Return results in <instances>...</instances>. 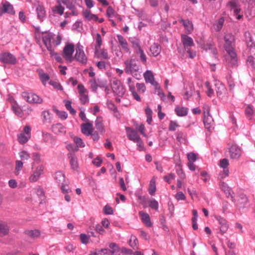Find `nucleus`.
I'll list each match as a JSON object with an SVG mask.
<instances>
[{
    "label": "nucleus",
    "mask_w": 255,
    "mask_h": 255,
    "mask_svg": "<svg viewBox=\"0 0 255 255\" xmlns=\"http://www.w3.org/2000/svg\"><path fill=\"white\" fill-rule=\"evenodd\" d=\"M224 40H225L224 47L229 55V57L227 58V61H229L228 65L230 66H234L237 63L236 53L234 50V36L231 33H226L224 36Z\"/></svg>",
    "instance_id": "1"
},
{
    "label": "nucleus",
    "mask_w": 255,
    "mask_h": 255,
    "mask_svg": "<svg viewBox=\"0 0 255 255\" xmlns=\"http://www.w3.org/2000/svg\"><path fill=\"white\" fill-rule=\"evenodd\" d=\"M246 36L248 38V39L246 40V41H247L248 49V50H249L250 54L252 55L248 57L247 62L251 66L255 67V59L253 56L255 55V45L252 41L249 32L246 33Z\"/></svg>",
    "instance_id": "2"
},
{
    "label": "nucleus",
    "mask_w": 255,
    "mask_h": 255,
    "mask_svg": "<svg viewBox=\"0 0 255 255\" xmlns=\"http://www.w3.org/2000/svg\"><path fill=\"white\" fill-rule=\"evenodd\" d=\"M21 96L25 101L30 104H41L43 102L42 99L39 97L38 95L33 93L23 92L21 94Z\"/></svg>",
    "instance_id": "3"
},
{
    "label": "nucleus",
    "mask_w": 255,
    "mask_h": 255,
    "mask_svg": "<svg viewBox=\"0 0 255 255\" xmlns=\"http://www.w3.org/2000/svg\"><path fill=\"white\" fill-rule=\"evenodd\" d=\"M75 59L82 64H86L87 62V57L84 53L83 47L79 43L77 44V47H76Z\"/></svg>",
    "instance_id": "4"
},
{
    "label": "nucleus",
    "mask_w": 255,
    "mask_h": 255,
    "mask_svg": "<svg viewBox=\"0 0 255 255\" xmlns=\"http://www.w3.org/2000/svg\"><path fill=\"white\" fill-rule=\"evenodd\" d=\"M74 51V46L73 44L68 43L63 48V57L68 62H71L73 60L72 55Z\"/></svg>",
    "instance_id": "5"
},
{
    "label": "nucleus",
    "mask_w": 255,
    "mask_h": 255,
    "mask_svg": "<svg viewBox=\"0 0 255 255\" xmlns=\"http://www.w3.org/2000/svg\"><path fill=\"white\" fill-rule=\"evenodd\" d=\"M209 107L207 106L204 107V126H205L206 128L208 129V130H211L213 128V120L211 116H210V113H209Z\"/></svg>",
    "instance_id": "6"
},
{
    "label": "nucleus",
    "mask_w": 255,
    "mask_h": 255,
    "mask_svg": "<svg viewBox=\"0 0 255 255\" xmlns=\"http://www.w3.org/2000/svg\"><path fill=\"white\" fill-rule=\"evenodd\" d=\"M124 64L126 66L125 72L127 74H132L138 70V66L134 59L127 60L125 61Z\"/></svg>",
    "instance_id": "7"
},
{
    "label": "nucleus",
    "mask_w": 255,
    "mask_h": 255,
    "mask_svg": "<svg viewBox=\"0 0 255 255\" xmlns=\"http://www.w3.org/2000/svg\"><path fill=\"white\" fill-rule=\"evenodd\" d=\"M44 173V167L42 165H39L35 168V170L32 172L28 180L31 183L36 182L38 181L40 176Z\"/></svg>",
    "instance_id": "8"
},
{
    "label": "nucleus",
    "mask_w": 255,
    "mask_h": 255,
    "mask_svg": "<svg viewBox=\"0 0 255 255\" xmlns=\"http://www.w3.org/2000/svg\"><path fill=\"white\" fill-rule=\"evenodd\" d=\"M112 89L116 95L119 96L124 95L125 90L122 85H121L120 81L115 79H114L112 83Z\"/></svg>",
    "instance_id": "9"
},
{
    "label": "nucleus",
    "mask_w": 255,
    "mask_h": 255,
    "mask_svg": "<svg viewBox=\"0 0 255 255\" xmlns=\"http://www.w3.org/2000/svg\"><path fill=\"white\" fill-rule=\"evenodd\" d=\"M215 218L218 222L220 233L223 235L226 233L229 229V223H228L227 221L225 218L222 217L221 216H215Z\"/></svg>",
    "instance_id": "10"
},
{
    "label": "nucleus",
    "mask_w": 255,
    "mask_h": 255,
    "mask_svg": "<svg viewBox=\"0 0 255 255\" xmlns=\"http://www.w3.org/2000/svg\"><path fill=\"white\" fill-rule=\"evenodd\" d=\"M215 86V91L218 98L223 99L227 97V90L225 86L220 82H216Z\"/></svg>",
    "instance_id": "11"
},
{
    "label": "nucleus",
    "mask_w": 255,
    "mask_h": 255,
    "mask_svg": "<svg viewBox=\"0 0 255 255\" xmlns=\"http://www.w3.org/2000/svg\"><path fill=\"white\" fill-rule=\"evenodd\" d=\"M54 37L55 36L53 35L51 33L45 32L42 35V41H43L46 47H47V50L50 52H52V50H53L52 45H51V41Z\"/></svg>",
    "instance_id": "12"
},
{
    "label": "nucleus",
    "mask_w": 255,
    "mask_h": 255,
    "mask_svg": "<svg viewBox=\"0 0 255 255\" xmlns=\"http://www.w3.org/2000/svg\"><path fill=\"white\" fill-rule=\"evenodd\" d=\"M145 82L150 83L154 88L159 89V84L154 80V76L151 71L147 70L143 73Z\"/></svg>",
    "instance_id": "13"
},
{
    "label": "nucleus",
    "mask_w": 255,
    "mask_h": 255,
    "mask_svg": "<svg viewBox=\"0 0 255 255\" xmlns=\"http://www.w3.org/2000/svg\"><path fill=\"white\" fill-rule=\"evenodd\" d=\"M0 60L2 63L9 64L16 63V58L11 53H3L0 55Z\"/></svg>",
    "instance_id": "14"
},
{
    "label": "nucleus",
    "mask_w": 255,
    "mask_h": 255,
    "mask_svg": "<svg viewBox=\"0 0 255 255\" xmlns=\"http://www.w3.org/2000/svg\"><path fill=\"white\" fill-rule=\"evenodd\" d=\"M68 158L69 162H70V167L72 170L74 171H77L79 169V163L78 162L77 157L75 153L73 152H70L68 154Z\"/></svg>",
    "instance_id": "15"
},
{
    "label": "nucleus",
    "mask_w": 255,
    "mask_h": 255,
    "mask_svg": "<svg viewBox=\"0 0 255 255\" xmlns=\"http://www.w3.org/2000/svg\"><path fill=\"white\" fill-rule=\"evenodd\" d=\"M5 13H7L12 15H14L15 14L12 5L6 1L3 2L2 4V8L0 9V15L1 16L2 14Z\"/></svg>",
    "instance_id": "16"
},
{
    "label": "nucleus",
    "mask_w": 255,
    "mask_h": 255,
    "mask_svg": "<svg viewBox=\"0 0 255 255\" xmlns=\"http://www.w3.org/2000/svg\"><path fill=\"white\" fill-rule=\"evenodd\" d=\"M241 149L235 145H233L229 148V155L231 158L237 159L241 155Z\"/></svg>",
    "instance_id": "17"
},
{
    "label": "nucleus",
    "mask_w": 255,
    "mask_h": 255,
    "mask_svg": "<svg viewBox=\"0 0 255 255\" xmlns=\"http://www.w3.org/2000/svg\"><path fill=\"white\" fill-rule=\"evenodd\" d=\"M131 83V78L130 77L128 78V85L129 90L131 92V96H132L133 99H134V100L137 102H140V96L138 95V93H137V92L135 90L134 86Z\"/></svg>",
    "instance_id": "18"
},
{
    "label": "nucleus",
    "mask_w": 255,
    "mask_h": 255,
    "mask_svg": "<svg viewBox=\"0 0 255 255\" xmlns=\"http://www.w3.org/2000/svg\"><path fill=\"white\" fill-rule=\"evenodd\" d=\"M126 130L128 132L127 136L128 137L129 140L133 142L141 140L140 136H139V135L137 134L136 131L130 128H126Z\"/></svg>",
    "instance_id": "19"
},
{
    "label": "nucleus",
    "mask_w": 255,
    "mask_h": 255,
    "mask_svg": "<svg viewBox=\"0 0 255 255\" xmlns=\"http://www.w3.org/2000/svg\"><path fill=\"white\" fill-rule=\"evenodd\" d=\"M93 131V125L87 123L82 125V132L87 136H90Z\"/></svg>",
    "instance_id": "20"
},
{
    "label": "nucleus",
    "mask_w": 255,
    "mask_h": 255,
    "mask_svg": "<svg viewBox=\"0 0 255 255\" xmlns=\"http://www.w3.org/2000/svg\"><path fill=\"white\" fill-rule=\"evenodd\" d=\"M138 215L141 216V221H142L145 226L148 227H152V224L150 221V216L148 214L142 211H140L139 213H138Z\"/></svg>",
    "instance_id": "21"
},
{
    "label": "nucleus",
    "mask_w": 255,
    "mask_h": 255,
    "mask_svg": "<svg viewBox=\"0 0 255 255\" xmlns=\"http://www.w3.org/2000/svg\"><path fill=\"white\" fill-rule=\"evenodd\" d=\"M55 180L59 185H67V182L65 179V175L61 172H57L55 174Z\"/></svg>",
    "instance_id": "22"
},
{
    "label": "nucleus",
    "mask_w": 255,
    "mask_h": 255,
    "mask_svg": "<svg viewBox=\"0 0 255 255\" xmlns=\"http://www.w3.org/2000/svg\"><path fill=\"white\" fill-rule=\"evenodd\" d=\"M220 186L222 191L226 194L227 198H233L232 194H231L232 191H231V188L228 186L226 183L224 182H220Z\"/></svg>",
    "instance_id": "23"
},
{
    "label": "nucleus",
    "mask_w": 255,
    "mask_h": 255,
    "mask_svg": "<svg viewBox=\"0 0 255 255\" xmlns=\"http://www.w3.org/2000/svg\"><path fill=\"white\" fill-rule=\"evenodd\" d=\"M52 131L55 134H64L65 133V128L60 124H56L52 127Z\"/></svg>",
    "instance_id": "24"
},
{
    "label": "nucleus",
    "mask_w": 255,
    "mask_h": 255,
    "mask_svg": "<svg viewBox=\"0 0 255 255\" xmlns=\"http://www.w3.org/2000/svg\"><path fill=\"white\" fill-rule=\"evenodd\" d=\"M182 43L185 47H191L194 46V42L191 37L188 36L187 35H182L181 36Z\"/></svg>",
    "instance_id": "25"
},
{
    "label": "nucleus",
    "mask_w": 255,
    "mask_h": 255,
    "mask_svg": "<svg viewBox=\"0 0 255 255\" xmlns=\"http://www.w3.org/2000/svg\"><path fill=\"white\" fill-rule=\"evenodd\" d=\"M179 22L181 23L182 24H183V26L185 27V30H186L187 32H188L189 34L192 33L193 31V25L192 22L188 19H180Z\"/></svg>",
    "instance_id": "26"
},
{
    "label": "nucleus",
    "mask_w": 255,
    "mask_h": 255,
    "mask_svg": "<svg viewBox=\"0 0 255 255\" xmlns=\"http://www.w3.org/2000/svg\"><path fill=\"white\" fill-rule=\"evenodd\" d=\"M202 49L206 51L211 50L212 54L214 55L217 54V50L216 49L215 45L213 42L204 43L202 46Z\"/></svg>",
    "instance_id": "27"
},
{
    "label": "nucleus",
    "mask_w": 255,
    "mask_h": 255,
    "mask_svg": "<svg viewBox=\"0 0 255 255\" xmlns=\"http://www.w3.org/2000/svg\"><path fill=\"white\" fill-rule=\"evenodd\" d=\"M117 39L122 48L126 52H128L129 48L128 47V42H127L124 37L122 35H117Z\"/></svg>",
    "instance_id": "28"
},
{
    "label": "nucleus",
    "mask_w": 255,
    "mask_h": 255,
    "mask_svg": "<svg viewBox=\"0 0 255 255\" xmlns=\"http://www.w3.org/2000/svg\"><path fill=\"white\" fill-rule=\"evenodd\" d=\"M150 52H151L152 56L156 57L159 55L161 52V47L157 43H153L150 48Z\"/></svg>",
    "instance_id": "29"
},
{
    "label": "nucleus",
    "mask_w": 255,
    "mask_h": 255,
    "mask_svg": "<svg viewBox=\"0 0 255 255\" xmlns=\"http://www.w3.org/2000/svg\"><path fill=\"white\" fill-rule=\"evenodd\" d=\"M37 15L38 19L42 20L46 16V11L43 6L39 5L36 7Z\"/></svg>",
    "instance_id": "30"
},
{
    "label": "nucleus",
    "mask_w": 255,
    "mask_h": 255,
    "mask_svg": "<svg viewBox=\"0 0 255 255\" xmlns=\"http://www.w3.org/2000/svg\"><path fill=\"white\" fill-rule=\"evenodd\" d=\"M156 177L155 176L152 177L149 183V188H148V193L150 195L153 196L156 191Z\"/></svg>",
    "instance_id": "31"
},
{
    "label": "nucleus",
    "mask_w": 255,
    "mask_h": 255,
    "mask_svg": "<svg viewBox=\"0 0 255 255\" xmlns=\"http://www.w3.org/2000/svg\"><path fill=\"white\" fill-rule=\"evenodd\" d=\"M9 233V226L6 222L0 225V234L7 236Z\"/></svg>",
    "instance_id": "32"
},
{
    "label": "nucleus",
    "mask_w": 255,
    "mask_h": 255,
    "mask_svg": "<svg viewBox=\"0 0 255 255\" xmlns=\"http://www.w3.org/2000/svg\"><path fill=\"white\" fill-rule=\"evenodd\" d=\"M95 57L98 58H103L104 60H108L109 59L108 52L106 49H102L101 51L98 50V53H95Z\"/></svg>",
    "instance_id": "33"
},
{
    "label": "nucleus",
    "mask_w": 255,
    "mask_h": 255,
    "mask_svg": "<svg viewBox=\"0 0 255 255\" xmlns=\"http://www.w3.org/2000/svg\"><path fill=\"white\" fill-rule=\"evenodd\" d=\"M84 17L88 19V20H94L97 21L98 20V17L97 15H95L90 12L88 10H85L83 12Z\"/></svg>",
    "instance_id": "34"
},
{
    "label": "nucleus",
    "mask_w": 255,
    "mask_h": 255,
    "mask_svg": "<svg viewBox=\"0 0 255 255\" xmlns=\"http://www.w3.org/2000/svg\"><path fill=\"white\" fill-rule=\"evenodd\" d=\"M176 115L180 117L186 116L187 115V108L183 107H177L175 109Z\"/></svg>",
    "instance_id": "35"
},
{
    "label": "nucleus",
    "mask_w": 255,
    "mask_h": 255,
    "mask_svg": "<svg viewBox=\"0 0 255 255\" xmlns=\"http://www.w3.org/2000/svg\"><path fill=\"white\" fill-rule=\"evenodd\" d=\"M25 234L28 237L35 239L39 237L40 235V232L39 231V230H28L25 232Z\"/></svg>",
    "instance_id": "36"
},
{
    "label": "nucleus",
    "mask_w": 255,
    "mask_h": 255,
    "mask_svg": "<svg viewBox=\"0 0 255 255\" xmlns=\"http://www.w3.org/2000/svg\"><path fill=\"white\" fill-rule=\"evenodd\" d=\"M30 138V135L25 134L23 133H20L17 135L18 141L21 144L26 142Z\"/></svg>",
    "instance_id": "37"
},
{
    "label": "nucleus",
    "mask_w": 255,
    "mask_h": 255,
    "mask_svg": "<svg viewBox=\"0 0 255 255\" xmlns=\"http://www.w3.org/2000/svg\"><path fill=\"white\" fill-rule=\"evenodd\" d=\"M224 19L223 17H220L219 19L215 23L214 25H213V27H214L215 30L216 31H219L222 28L223 25L224 24Z\"/></svg>",
    "instance_id": "38"
},
{
    "label": "nucleus",
    "mask_w": 255,
    "mask_h": 255,
    "mask_svg": "<svg viewBox=\"0 0 255 255\" xmlns=\"http://www.w3.org/2000/svg\"><path fill=\"white\" fill-rule=\"evenodd\" d=\"M96 128H97V130L99 131V132H104V127H103V124H102V118L100 117H98L96 119Z\"/></svg>",
    "instance_id": "39"
},
{
    "label": "nucleus",
    "mask_w": 255,
    "mask_h": 255,
    "mask_svg": "<svg viewBox=\"0 0 255 255\" xmlns=\"http://www.w3.org/2000/svg\"><path fill=\"white\" fill-rule=\"evenodd\" d=\"M129 245L134 250L138 248V240L135 236L131 235L129 240Z\"/></svg>",
    "instance_id": "40"
},
{
    "label": "nucleus",
    "mask_w": 255,
    "mask_h": 255,
    "mask_svg": "<svg viewBox=\"0 0 255 255\" xmlns=\"http://www.w3.org/2000/svg\"><path fill=\"white\" fill-rule=\"evenodd\" d=\"M115 253L111 251L110 250L108 249H101L96 252L94 255H114Z\"/></svg>",
    "instance_id": "41"
},
{
    "label": "nucleus",
    "mask_w": 255,
    "mask_h": 255,
    "mask_svg": "<svg viewBox=\"0 0 255 255\" xmlns=\"http://www.w3.org/2000/svg\"><path fill=\"white\" fill-rule=\"evenodd\" d=\"M96 45L95 46V48H96V54L98 53V50H100V48L102 45V40L101 36L100 33H97L96 35Z\"/></svg>",
    "instance_id": "42"
},
{
    "label": "nucleus",
    "mask_w": 255,
    "mask_h": 255,
    "mask_svg": "<svg viewBox=\"0 0 255 255\" xmlns=\"http://www.w3.org/2000/svg\"><path fill=\"white\" fill-rule=\"evenodd\" d=\"M23 162L21 160H16L15 168H14V175L18 176L19 175L20 171L23 167Z\"/></svg>",
    "instance_id": "43"
},
{
    "label": "nucleus",
    "mask_w": 255,
    "mask_h": 255,
    "mask_svg": "<svg viewBox=\"0 0 255 255\" xmlns=\"http://www.w3.org/2000/svg\"><path fill=\"white\" fill-rule=\"evenodd\" d=\"M19 156L21 160L26 161L30 158V154L26 150H22L19 153Z\"/></svg>",
    "instance_id": "44"
},
{
    "label": "nucleus",
    "mask_w": 255,
    "mask_h": 255,
    "mask_svg": "<svg viewBox=\"0 0 255 255\" xmlns=\"http://www.w3.org/2000/svg\"><path fill=\"white\" fill-rule=\"evenodd\" d=\"M65 8L61 5H58L53 7L52 11L55 14H58L62 15L64 13Z\"/></svg>",
    "instance_id": "45"
},
{
    "label": "nucleus",
    "mask_w": 255,
    "mask_h": 255,
    "mask_svg": "<svg viewBox=\"0 0 255 255\" xmlns=\"http://www.w3.org/2000/svg\"><path fill=\"white\" fill-rule=\"evenodd\" d=\"M61 1L62 3L66 5L67 8L70 10L74 9V5L70 0H58V1Z\"/></svg>",
    "instance_id": "46"
},
{
    "label": "nucleus",
    "mask_w": 255,
    "mask_h": 255,
    "mask_svg": "<svg viewBox=\"0 0 255 255\" xmlns=\"http://www.w3.org/2000/svg\"><path fill=\"white\" fill-rule=\"evenodd\" d=\"M176 139L180 142H184L186 139V134L184 132L177 131L176 133Z\"/></svg>",
    "instance_id": "47"
},
{
    "label": "nucleus",
    "mask_w": 255,
    "mask_h": 255,
    "mask_svg": "<svg viewBox=\"0 0 255 255\" xmlns=\"http://www.w3.org/2000/svg\"><path fill=\"white\" fill-rule=\"evenodd\" d=\"M43 140L46 142H50L52 144L54 141V138L51 134L46 133L43 134Z\"/></svg>",
    "instance_id": "48"
},
{
    "label": "nucleus",
    "mask_w": 255,
    "mask_h": 255,
    "mask_svg": "<svg viewBox=\"0 0 255 255\" xmlns=\"http://www.w3.org/2000/svg\"><path fill=\"white\" fill-rule=\"evenodd\" d=\"M108 107L109 109H110V110L114 111V112H115L116 117L118 116V111L117 108L116 107L115 105H114V104L112 102L110 101H108Z\"/></svg>",
    "instance_id": "49"
},
{
    "label": "nucleus",
    "mask_w": 255,
    "mask_h": 255,
    "mask_svg": "<svg viewBox=\"0 0 255 255\" xmlns=\"http://www.w3.org/2000/svg\"><path fill=\"white\" fill-rule=\"evenodd\" d=\"M148 206H149L150 208L155 210V211H157L159 204H158V202L155 200V199H152L150 201H148Z\"/></svg>",
    "instance_id": "50"
},
{
    "label": "nucleus",
    "mask_w": 255,
    "mask_h": 255,
    "mask_svg": "<svg viewBox=\"0 0 255 255\" xmlns=\"http://www.w3.org/2000/svg\"><path fill=\"white\" fill-rule=\"evenodd\" d=\"M60 42H61V37L59 35H56L52 40V46H57L60 45Z\"/></svg>",
    "instance_id": "51"
},
{
    "label": "nucleus",
    "mask_w": 255,
    "mask_h": 255,
    "mask_svg": "<svg viewBox=\"0 0 255 255\" xmlns=\"http://www.w3.org/2000/svg\"><path fill=\"white\" fill-rule=\"evenodd\" d=\"M136 87L139 94H143L146 90L145 86L144 83H136Z\"/></svg>",
    "instance_id": "52"
},
{
    "label": "nucleus",
    "mask_w": 255,
    "mask_h": 255,
    "mask_svg": "<svg viewBox=\"0 0 255 255\" xmlns=\"http://www.w3.org/2000/svg\"><path fill=\"white\" fill-rule=\"evenodd\" d=\"M80 100L81 103L83 105H85L88 102V96L87 94H80Z\"/></svg>",
    "instance_id": "53"
},
{
    "label": "nucleus",
    "mask_w": 255,
    "mask_h": 255,
    "mask_svg": "<svg viewBox=\"0 0 255 255\" xmlns=\"http://www.w3.org/2000/svg\"><path fill=\"white\" fill-rule=\"evenodd\" d=\"M40 78L41 81L44 85H46V82L49 80V76L47 73H41L40 74Z\"/></svg>",
    "instance_id": "54"
},
{
    "label": "nucleus",
    "mask_w": 255,
    "mask_h": 255,
    "mask_svg": "<svg viewBox=\"0 0 255 255\" xmlns=\"http://www.w3.org/2000/svg\"><path fill=\"white\" fill-rule=\"evenodd\" d=\"M131 43L132 44V47L134 48L135 50H142L140 48V45H139V41L138 39H133L131 40Z\"/></svg>",
    "instance_id": "55"
},
{
    "label": "nucleus",
    "mask_w": 255,
    "mask_h": 255,
    "mask_svg": "<svg viewBox=\"0 0 255 255\" xmlns=\"http://www.w3.org/2000/svg\"><path fill=\"white\" fill-rule=\"evenodd\" d=\"M136 54H139L140 59H141V62H142L143 64H145L146 56L144 53L143 50H136Z\"/></svg>",
    "instance_id": "56"
},
{
    "label": "nucleus",
    "mask_w": 255,
    "mask_h": 255,
    "mask_svg": "<svg viewBox=\"0 0 255 255\" xmlns=\"http://www.w3.org/2000/svg\"><path fill=\"white\" fill-rule=\"evenodd\" d=\"M205 85L206 88H207V92H206V94H207L208 97H211V96L213 95L214 91L211 88V87L210 86V83L208 82H206Z\"/></svg>",
    "instance_id": "57"
},
{
    "label": "nucleus",
    "mask_w": 255,
    "mask_h": 255,
    "mask_svg": "<svg viewBox=\"0 0 255 255\" xmlns=\"http://www.w3.org/2000/svg\"><path fill=\"white\" fill-rule=\"evenodd\" d=\"M229 166V160L227 158H224L220 160V166L223 169H226Z\"/></svg>",
    "instance_id": "58"
},
{
    "label": "nucleus",
    "mask_w": 255,
    "mask_h": 255,
    "mask_svg": "<svg viewBox=\"0 0 255 255\" xmlns=\"http://www.w3.org/2000/svg\"><path fill=\"white\" fill-rule=\"evenodd\" d=\"M74 141H75L77 146L81 147H84V143H83L82 139H81L80 137L75 136V138H74Z\"/></svg>",
    "instance_id": "59"
},
{
    "label": "nucleus",
    "mask_w": 255,
    "mask_h": 255,
    "mask_svg": "<svg viewBox=\"0 0 255 255\" xmlns=\"http://www.w3.org/2000/svg\"><path fill=\"white\" fill-rule=\"evenodd\" d=\"M178 127V123L176 121H171L170 123H169V131H175Z\"/></svg>",
    "instance_id": "60"
},
{
    "label": "nucleus",
    "mask_w": 255,
    "mask_h": 255,
    "mask_svg": "<svg viewBox=\"0 0 255 255\" xmlns=\"http://www.w3.org/2000/svg\"><path fill=\"white\" fill-rule=\"evenodd\" d=\"M109 247H110L111 252L116 253V252L119 251V247L118 246L117 244L115 243H112L109 245Z\"/></svg>",
    "instance_id": "61"
},
{
    "label": "nucleus",
    "mask_w": 255,
    "mask_h": 255,
    "mask_svg": "<svg viewBox=\"0 0 255 255\" xmlns=\"http://www.w3.org/2000/svg\"><path fill=\"white\" fill-rule=\"evenodd\" d=\"M175 198L177 200H185V196L182 192L180 191L177 193V194L175 195Z\"/></svg>",
    "instance_id": "62"
},
{
    "label": "nucleus",
    "mask_w": 255,
    "mask_h": 255,
    "mask_svg": "<svg viewBox=\"0 0 255 255\" xmlns=\"http://www.w3.org/2000/svg\"><path fill=\"white\" fill-rule=\"evenodd\" d=\"M187 159L188 162H194L196 160V155L194 153H189L187 154Z\"/></svg>",
    "instance_id": "63"
},
{
    "label": "nucleus",
    "mask_w": 255,
    "mask_h": 255,
    "mask_svg": "<svg viewBox=\"0 0 255 255\" xmlns=\"http://www.w3.org/2000/svg\"><path fill=\"white\" fill-rule=\"evenodd\" d=\"M90 84H91V89H92V90L94 91H96L98 87V85H97L96 80L95 79L90 80Z\"/></svg>",
    "instance_id": "64"
}]
</instances>
